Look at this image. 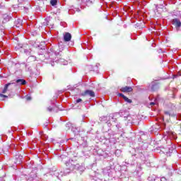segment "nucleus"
<instances>
[{
  "label": "nucleus",
  "instance_id": "obj_1",
  "mask_svg": "<svg viewBox=\"0 0 181 181\" xmlns=\"http://www.w3.org/2000/svg\"><path fill=\"white\" fill-rule=\"evenodd\" d=\"M64 50V46L59 45V46H56L54 47L50 48L48 54L47 55H45L43 54H40V60H45V59H51V60H53V55L54 56H62V52Z\"/></svg>",
  "mask_w": 181,
  "mask_h": 181
},
{
  "label": "nucleus",
  "instance_id": "obj_2",
  "mask_svg": "<svg viewBox=\"0 0 181 181\" xmlns=\"http://www.w3.org/2000/svg\"><path fill=\"white\" fill-rule=\"evenodd\" d=\"M66 168L64 171V175H69L70 172H73V170H83L84 168L80 165L78 161L76 160V158L71 159L66 163Z\"/></svg>",
  "mask_w": 181,
  "mask_h": 181
},
{
  "label": "nucleus",
  "instance_id": "obj_3",
  "mask_svg": "<svg viewBox=\"0 0 181 181\" xmlns=\"http://www.w3.org/2000/svg\"><path fill=\"white\" fill-rule=\"evenodd\" d=\"M134 156H136V158H139V159H141V160H146L145 151L141 148L136 149Z\"/></svg>",
  "mask_w": 181,
  "mask_h": 181
},
{
  "label": "nucleus",
  "instance_id": "obj_4",
  "mask_svg": "<svg viewBox=\"0 0 181 181\" xmlns=\"http://www.w3.org/2000/svg\"><path fill=\"white\" fill-rule=\"evenodd\" d=\"M148 89L152 93H153L155 91H158L159 90V83L156 82V81H152L148 86Z\"/></svg>",
  "mask_w": 181,
  "mask_h": 181
},
{
  "label": "nucleus",
  "instance_id": "obj_5",
  "mask_svg": "<svg viewBox=\"0 0 181 181\" xmlns=\"http://www.w3.org/2000/svg\"><path fill=\"white\" fill-rule=\"evenodd\" d=\"M82 95L83 97L88 96L94 98L95 97V93H94V91H93L92 90H86L82 93Z\"/></svg>",
  "mask_w": 181,
  "mask_h": 181
},
{
  "label": "nucleus",
  "instance_id": "obj_6",
  "mask_svg": "<svg viewBox=\"0 0 181 181\" xmlns=\"http://www.w3.org/2000/svg\"><path fill=\"white\" fill-rule=\"evenodd\" d=\"M50 175L52 176H56V177H57L58 179L59 178V175H61V176H63V175H66L64 174V172L61 171L60 173H59V170H57L50 171Z\"/></svg>",
  "mask_w": 181,
  "mask_h": 181
},
{
  "label": "nucleus",
  "instance_id": "obj_7",
  "mask_svg": "<svg viewBox=\"0 0 181 181\" xmlns=\"http://www.w3.org/2000/svg\"><path fill=\"white\" fill-rule=\"evenodd\" d=\"M172 23L175 26L176 29H179L181 27V22L179 18H174L172 20Z\"/></svg>",
  "mask_w": 181,
  "mask_h": 181
},
{
  "label": "nucleus",
  "instance_id": "obj_8",
  "mask_svg": "<svg viewBox=\"0 0 181 181\" xmlns=\"http://www.w3.org/2000/svg\"><path fill=\"white\" fill-rule=\"evenodd\" d=\"M9 21H12V14L8 15V14H4L3 15V23H6L9 22Z\"/></svg>",
  "mask_w": 181,
  "mask_h": 181
},
{
  "label": "nucleus",
  "instance_id": "obj_9",
  "mask_svg": "<svg viewBox=\"0 0 181 181\" xmlns=\"http://www.w3.org/2000/svg\"><path fill=\"white\" fill-rule=\"evenodd\" d=\"M103 173L104 175H107V176L111 177L112 176V173L111 168L110 166L106 167L105 168L103 169Z\"/></svg>",
  "mask_w": 181,
  "mask_h": 181
},
{
  "label": "nucleus",
  "instance_id": "obj_10",
  "mask_svg": "<svg viewBox=\"0 0 181 181\" xmlns=\"http://www.w3.org/2000/svg\"><path fill=\"white\" fill-rule=\"evenodd\" d=\"M134 89L131 86H125L120 88L122 93H131Z\"/></svg>",
  "mask_w": 181,
  "mask_h": 181
},
{
  "label": "nucleus",
  "instance_id": "obj_11",
  "mask_svg": "<svg viewBox=\"0 0 181 181\" xmlns=\"http://www.w3.org/2000/svg\"><path fill=\"white\" fill-rule=\"evenodd\" d=\"M117 115L118 113L112 114L108 117V119L110 122H117Z\"/></svg>",
  "mask_w": 181,
  "mask_h": 181
},
{
  "label": "nucleus",
  "instance_id": "obj_12",
  "mask_svg": "<svg viewBox=\"0 0 181 181\" xmlns=\"http://www.w3.org/2000/svg\"><path fill=\"white\" fill-rule=\"evenodd\" d=\"M64 40L65 42H70V40H71V34H70V33H65L64 35Z\"/></svg>",
  "mask_w": 181,
  "mask_h": 181
},
{
  "label": "nucleus",
  "instance_id": "obj_13",
  "mask_svg": "<svg viewBox=\"0 0 181 181\" xmlns=\"http://www.w3.org/2000/svg\"><path fill=\"white\" fill-rule=\"evenodd\" d=\"M22 159H23V156L22 155H16V161L15 163H17L18 165L22 163Z\"/></svg>",
  "mask_w": 181,
  "mask_h": 181
},
{
  "label": "nucleus",
  "instance_id": "obj_14",
  "mask_svg": "<svg viewBox=\"0 0 181 181\" xmlns=\"http://www.w3.org/2000/svg\"><path fill=\"white\" fill-rule=\"evenodd\" d=\"M71 131L73 134H74V135H78V134H80V129L78 127H76L74 126L71 128Z\"/></svg>",
  "mask_w": 181,
  "mask_h": 181
},
{
  "label": "nucleus",
  "instance_id": "obj_15",
  "mask_svg": "<svg viewBox=\"0 0 181 181\" xmlns=\"http://www.w3.org/2000/svg\"><path fill=\"white\" fill-rule=\"evenodd\" d=\"M16 83L18 84V86H25V84H26V81L25 79H17Z\"/></svg>",
  "mask_w": 181,
  "mask_h": 181
},
{
  "label": "nucleus",
  "instance_id": "obj_16",
  "mask_svg": "<svg viewBox=\"0 0 181 181\" xmlns=\"http://www.w3.org/2000/svg\"><path fill=\"white\" fill-rule=\"evenodd\" d=\"M15 25L16 28H22V20L20 18H18L15 21Z\"/></svg>",
  "mask_w": 181,
  "mask_h": 181
},
{
  "label": "nucleus",
  "instance_id": "obj_17",
  "mask_svg": "<svg viewBox=\"0 0 181 181\" xmlns=\"http://www.w3.org/2000/svg\"><path fill=\"white\" fill-rule=\"evenodd\" d=\"M11 84H13V83H8L5 85L4 90H2V94L6 93V91L8 90V87L11 86Z\"/></svg>",
  "mask_w": 181,
  "mask_h": 181
},
{
  "label": "nucleus",
  "instance_id": "obj_18",
  "mask_svg": "<svg viewBox=\"0 0 181 181\" xmlns=\"http://www.w3.org/2000/svg\"><path fill=\"white\" fill-rule=\"evenodd\" d=\"M23 52H24L25 54H26L27 56H30V53H32V49H30V48L24 49H23Z\"/></svg>",
  "mask_w": 181,
  "mask_h": 181
},
{
  "label": "nucleus",
  "instance_id": "obj_19",
  "mask_svg": "<svg viewBox=\"0 0 181 181\" xmlns=\"http://www.w3.org/2000/svg\"><path fill=\"white\" fill-rule=\"evenodd\" d=\"M115 127L118 129V131H119L120 132H122V131H124V129H122V126L121 125V123H117L115 125Z\"/></svg>",
  "mask_w": 181,
  "mask_h": 181
},
{
  "label": "nucleus",
  "instance_id": "obj_20",
  "mask_svg": "<svg viewBox=\"0 0 181 181\" xmlns=\"http://www.w3.org/2000/svg\"><path fill=\"white\" fill-rule=\"evenodd\" d=\"M59 63H62V64H64V66H66V64H67V61H66L64 59L62 58H59V59L58 60Z\"/></svg>",
  "mask_w": 181,
  "mask_h": 181
},
{
  "label": "nucleus",
  "instance_id": "obj_21",
  "mask_svg": "<svg viewBox=\"0 0 181 181\" xmlns=\"http://www.w3.org/2000/svg\"><path fill=\"white\" fill-rule=\"evenodd\" d=\"M28 62H36V57L35 56H30L28 59Z\"/></svg>",
  "mask_w": 181,
  "mask_h": 181
},
{
  "label": "nucleus",
  "instance_id": "obj_22",
  "mask_svg": "<svg viewBox=\"0 0 181 181\" xmlns=\"http://www.w3.org/2000/svg\"><path fill=\"white\" fill-rule=\"evenodd\" d=\"M28 70L30 71V73H34V74H35V76H39V74H40V71L37 69V71L35 72V71H33L32 69L28 68Z\"/></svg>",
  "mask_w": 181,
  "mask_h": 181
},
{
  "label": "nucleus",
  "instance_id": "obj_23",
  "mask_svg": "<svg viewBox=\"0 0 181 181\" xmlns=\"http://www.w3.org/2000/svg\"><path fill=\"white\" fill-rule=\"evenodd\" d=\"M126 119H127L128 124H134V119L130 115L127 116Z\"/></svg>",
  "mask_w": 181,
  "mask_h": 181
},
{
  "label": "nucleus",
  "instance_id": "obj_24",
  "mask_svg": "<svg viewBox=\"0 0 181 181\" xmlns=\"http://www.w3.org/2000/svg\"><path fill=\"white\" fill-rule=\"evenodd\" d=\"M123 100L125 101V103H127L128 104H131L132 103V100L128 98L127 96H124Z\"/></svg>",
  "mask_w": 181,
  "mask_h": 181
},
{
  "label": "nucleus",
  "instance_id": "obj_25",
  "mask_svg": "<svg viewBox=\"0 0 181 181\" xmlns=\"http://www.w3.org/2000/svg\"><path fill=\"white\" fill-rule=\"evenodd\" d=\"M50 4L52 6H56L57 5V0H51Z\"/></svg>",
  "mask_w": 181,
  "mask_h": 181
},
{
  "label": "nucleus",
  "instance_id": "obj_26",
  "mask_svg": "<svg viewBox=\"0 0 181 181\" xmlns=\"http://www.w3.org/2000/svg\"><path fill=\"white\" fill-rule=\"evenodd\" d=\"M73 127H74V126H73V124H71V122H68L66 124V129H70V128H73Z\"/></svg>",
  "mask_w": 181,
  "mask_h": 181
},
{
  "label": "nucleus",
  "instance_id": "obj_27",
  "mask_svg": "<svg viewBox=\"0 0 181 181\" xmlns=\"http://www.w3.org/2000/svg\"><path fill=\"white\" fill-rule=\"evenodd\" d=\"M81 146L83 148H87L88 146V144H87V140H84L83 139V142L81 144Z\"/></svg>",
  "mask_w": 181,
  "mask_h": 181
},
{
  "label": "nucleus",
  "instance_id": "obj_28",
  "mask_svg": "<svg viewBox=\"0 0 181 181\" xmlns=\"http://www.w3.org/2000/svg\"><path fill=\"white\" fill-rule=\"evenodd\" d=\"M160 129V127L158 124L153 126V129H156V131H159Z\"/></svg>",
  "mask_w": 181,
  "mask_h": 181
},
{
  "label": "nucleus",
  "instance_id": "obj_29",
  "mask_svg": "<svg viewBox=\"0 0 181 181\" xmlns=\"http://www.w3.org/2000/svg\"><path fill=\"white\" fill-rule=\"evenodd\" d=\"M47 111H49V112H52V111H54V107L49 106L47 108Z\"/></svg>",
  "mask_w": 181,
  "mask_h": 181
},
{
  "label": "nucleus",
  "instance_id": "obj_30",
  "mask_svg": "<svg viewBox=\"0 0 181 181\" xmlns=\"http://www.w3.org/2000/svg\"><path fill=\"white\" fill-rule=\"evenodd\" d=\"M168 135L170 136H172V138H173V139H176V136H175V134L173 132H168Z\"/></svg>",
  "mask_w": 181,
  "mask_h": 181
},
{
  "label": "nucleus",
  "instance_id": "obj_31",
  "mask_svg": "<svg viewBox=\"0 0 181 181\" xmlns=\"http://www.w3.org/2000/svg\"><path fill=\"white\" fill-rule=\"evenodd\" d=\"M44 26H49V21H47V18L45 19V22L43 23Z\"/></svg>",
  "mask_w": 181,
  "mask_h": 181
},
{
  "label": "nucleus",
  "instance_id": "obj_32",
  "mask_svg": "<svg viewBox=\"0 0 181 181\" xmlns=\"http://www.w3.org/2000/svg\"><path fill=\"white\" fill-rule=\"evenodd\" d=\"M27 181H36V179L33 178V177L30 176L28 179Z\"/></svg>",
  "mask_w": 181,
  "mask_h": 181
},
{
  "label": "nucleus",
  "instance_id": "obj_33",
  "mask_svg": "<svg viewBox=\"0 0 181 181\" xmlns=\"http://www.w3.org/2000/svg\"><path fill=\"white\" fill-rule=\"evenodd\" d=\"M90 125H92V127H94V124H95V120L91 119L90 121Z\"/></svg>",
  "mask_w": 181,
  "mask_h": 181
},
{
  "label": "nucleus",
  "instance_id": "obj_34",
  "mask_svg": "<svg viewBox=\"0 0 181 181\" xmlns=\"http://www.w3.org/2000/svg\"><path fill=\"white\" fill-rule=\"evenodd\" d=\"M4 8H5V4L1 2L0 4V9H4Z\"/></svg>",
  "mask_w": 181,
  "mask_h": 181
},
{
  "label": "nucleus",
  "instance_id": "obj_35",
  "mask_svg": "<svg viewBox=\"0 0 181 181\" xmlns=\"http://www.w3.org/2000/svg\"><path fill=\"white\" fill-rule=\"evenodd\" d=\"M0 97H1V98H8V95H4L2 93H0Z\"/></svg>",
  "mask_w": 181,
  "mask_h": 181
},
{
  "label": "nucleus",
  "instance_id": "obj_36",
  "mask_svg": "<svg viewBox=\"0 0 181 181\" xmlns=\"http://www.w3.org/2000/svg\"><path fill=\"white\" fill-rule=\"evenodd\" d=\"M118 97H122V98H124L125 95L122 93H117Z\"/></svg>",
  "mask_w": 181,
  "mask_h": 181
},
{
  "label": "nucleus",
  "instance_id": "obj_37",
  "mask_svg": "<svg viewBox=\"0 0 181 181\" xmlns=\"http://www.w3.org/2000/svg\"><path fill=\"white\" fill-rule=\"evenodd\" d=\"M164 114H165V115H169V117H170V112H169L168 111L164 112Z\"/></svg>",
  "mask_w": 181,
  "mask_h": 181
},
{
  "label": "nucleus",
  "instance_id": "obj_38",
  "mask_svg": "<svg viewBox=\"0 0 181 181\" xmlns=\"http://www.w3.org/2000/svg\"><path fill=\"white\" fill-rule=\"evenodd\" d=\"M160 181H168V180H166V177H162L160 178Z\"/></svg>",
  "mask_w": 181,
  "mask_h": 181
},
{
  "label": "nucleus",
  "instance_id": "obj_39",
  "mask_svg": "<svg viewBox=\"0 0 181 181\" xmlns=\"http://www.w3.org/2000/svg\"><path fill=\"white\" fill-rule=\"evenodd\" d=\"M111 122H110V121L107 122V124L108 127H111V125H112V124Z\"/></svg>",
  "mask_w": 181,
  "mask_h": 181
},
{
  "label": "nucleus",
  "instance_id": "obj_40",
  "mask_svg": "<svg viewBox=\"0 0 181 181\" xmlns=\"http://www.w3.org/2000/svg\"><path fill=\"white\" fill-rule=\"evenodd\" d=\"M81 101H82L81 98H78V99H77V100H76V102L77 103H81Z\"/></svg>",
  "mask_w": 181,
  "mask_h": 181
},
{
  "label": "nucleus",
  "instance_id": "obj_41",
  "mask_svg": "<svg viewBox=\"0 0 181 181\" xmlns=\"http://www.w3.org/2000/svg\"><path fill=\"white\" fill-rule=\"evenodd\" d=\"M118 153H121V150H116L115 155H117Z\"/></svg>",
  "mask_w": 181,
  "mask_h": 181
},
{
  "label": "nucleus",
  "instance_id": "obj_42",
  "mask_svg": "<svg viewBox=\"0 0 181 181\" xmlns=\"http://www.w3.org/2000/svg\"><path fill=\"white\" fill-rule=\"evenodd\" d=\"M26 100H27L28 101H30V100H32V98H30V96H27V97H26Z\"/></svg>",
  "mask_w": 181,
  "mask_h": 181
},
{
  "label": "nucleus",
  "instance_id": "obj_43",
  "mask_svg": "<svg viewBox=\"0 0 181 181\" xmlns=\"http://www.w3.org/2000/svg\"><path fill=\"white\" fill-rule=\"evenodd\" d=\"M156 103H155V102H151V103H150V105H156Z\"/></svg>",
  "mask_w": 181,
  "mask_h": 181
},
{
  "label": "nucleus",
  "instance_id": "obj_44",
  "mask_svg": "<svg viewBox=\"0 0 181 181\" xmlns=\"http://www.w3.org/2000/svg\"><path fill=\"white\" fill-rule=\"evenodd\" d=\"M137 169H138V170H137V172H138V170H141V169H142V168H141V165H138V166H137Z\"/></svg>",
  "mask_w": 181,
  "mask_h": 181
},
{
  "label": "nucleus",
  "instance_id": "obj_45",
  "mask_svg": "<svg viewBox=\"0 0 181 181\" xmlns=\"http://www.w3.org/2000/svg\"><path fill=\"white\" fill-rule=\"evenodd\" d=\"M0 181H5V180L4 179V177H0Z\"/></svg>",
  "mask_w": 181,
  "mask_h": 181
},
{
  "label": "nucleus",
  "instance_id": "obj_46",
  "mask_svg": "<svg viewBox=\"0 0 181 181\" xmlns=\"http://www.w3.org/2000/svg\"><path fill=\"white\" fill-rule=\"evenodd\" d=\"M88 2H90V4H93V2H94V0H89Z\"/></svg>",
  "mask_w": 181,
  "mask_h": 181
},
{
  "label": "nucleus",
  "instance_id": "obj_47",
  "mask_svg": "<svg viewBox=\"0 0 181 181\" xmlns=\"http://www.w3.org/2000/svg\"><path fill=\"white\" fill-rule=\"evenodd\" d=\"M42 52H45V47H43V48H42Z\"/></svg>",
  "mask_w": 181,
  "mask_h": 181
},
{
  "label": "nucleus",
  "instance_id": "obj_48",
  "mask_svg": "<svg viewBox=\"0 0 181 181\" xmlns=\"http://www.w3.org/2000/svg\"><path fill=\"white\" fill-rule=\"evenodd\" d=\"M77 12H80V8L76 9Z\"/></svg>",
  "mask_w": 181,
  "mask_h": 181
},
{
  "label": "nucleus",
  "instance_id": "obj_49",
  "mask_svg": "<svg viewBox=\"0 0 181 181\" xmlns=\"http://www.w3.org/2000/svg\"><path fill=\"white\" fill-rule=\"evenodd\" d=\"M0 78H4V76H2V75L0 74Z\"/></svg>",
  "mask_w": 181,
  "mask_h": 181
},
{
  "label": "nucleus",
  "instance_id": "obj_50",
  "mask_svg": "<svg viewBox=\"0 0 181 181\" xmlns=\"http://www.w3.org/2000/svg\"><path fill=\"white\" fill-rule=\"evenodd\" d=\"M100 66V64H96V67H98Z\"/></svg>",
  "mask_w": 181,
  "mask_h": 181
},
{
  "label": "nucleus",
  "instance_id": "obj_51",
  "mask_svg": "<svg viewBox=\"0 0 181 181\" xmlns=\"http://www.w3.org/2000/svg\"><path fill=\"white\" fill-rule=\"evenodd\" d=\"M172 148H173V149H175V146H174V147L173 146Z\"/></svg>",
  "mask_w": 181,
  "mask_h": 181
},
{
  "label": "nucleus",
  "instance_id": "obj_52",
  "mask_svg": "<svg viewBox=\"0 0 181 181\" xmlns=\"http://www.w3.org/2000/svg\"><path fill=\"white\" fill-rule=\"evenodd\" d=\"M148 180H151V177H148Z\"/></svg>",
  "mask_w": 181,
  "mask_h": 181
},
{
  "label": "nucleus",
  "instance_id": "obj_53",
  "mask_svg": "<svg viewBox=\"0 0 181 181\" xmlns=\"http://www.w3.org/2000/svg\"><path fill=\"white\" fill-rule=\"evenodd\" d=\"M22 1H25V2H26L28 0H22Z\"/></svg>",
  "mask_w": 181,
  "mask_h": 181
},
{
  "label": "nucleus",
  "instance_id": "obj_54",
  "mask_svg": "<svg viewBox=\"0 0 181 181\" xmlns=\"http://www.w3.org/2000/svg\"><path fill=\"white\" fill-rule=\"evenodd\" d=\"M83 118H85V117H86V115H83Z\"/></svg>",
  "mask_w": 181,
  "mask_h": 181
},
{
  "label": "nucleus",
  "instance_id": "obj_55",
  "mask_svg": "<svg viewBox=\"0 0 181 181\" xmlns=\"http://www.w3.org/2000/svg\"><path fill=\"white\" fill-rule=\"evenodd\" d=\"M25 67H28V65H25Z\"/></svg>",
  "mask_w": 181,
  "mask_h": 181
}]
</instances>
